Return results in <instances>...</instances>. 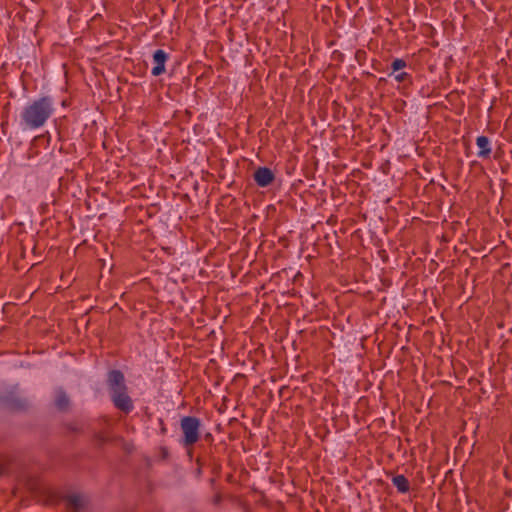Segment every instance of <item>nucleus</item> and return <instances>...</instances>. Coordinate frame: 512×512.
I'll list each match as a JSON object with an SVG mask.
<instances>
[{"label":"nucleus","instance_id":"1","mask_svg":"<svg viewBox=\"0 0 512 512\" xmlns=\"http://www.w3.org/2000/svg\"><path fill=\"white\" fill-rule=\"evenodd\" d=\"M56 111L55 100L51 96H41L28 101L19 115L22 131H36L43 128Z\"/></svg>","mask_w":512,"mask_h":512},{"label":"nucleus","instance_id":"2","mask_svg":"<svg viewBox=\"0 0 512 512\" xmlns=\"http://www.w3.org/2000/svg\"><path fill=\"white\" fill-rule=\"evenodd\" d=\"M200 420L193 416H185L181 419L180 427L184 435L183 443L185 446L195 444L200 437Z\"/></svg>","mask_w":512,"mask_h":512},{"label":"nucleus","instance_id":"3","mask_svg":"<svg viewBox=\"0 0 512 512\" xmlns=\"http://www.w3.org/2000/svg\"><path fill=\"white\" fill-rule=\"evenodd\" d=\"M115 407L124 413H129L134 409L131 397L127 393V388L110 394Z\"/></svg>","mask_w":512,"mask_h":512},{"label":"nucleus","instance_id":"4","mask_svg":"<svg viewBox=\"0 0 512 512\" xmlns=\"http://www.w3.org/2000/svg\"><path fill=\"white\" fill-rule=\"evenodd\" d=\"M107 385L109 394L123 390L127 388L125 383V377L119 370H112L108 373Z\"/></svg>","mask_w":512,"mask_h":512},{"label":"nucleus","instance_id":"5","mask_svg":"<svg viewBox=\"0 0 512 512\" xmlns=\"http://www.w3.org/2000/svg\"><path fill=\"white\" fill-rule=\"evenodd\" d=\"M253 177L256 184L262 188L268 187L275 180V174L268 167H258Z\"/></svg>","mask_w":512,"mask_h":512},{"label":"nucleus","instance_id":"6","mask_svg":"<svg viewBox=\"0 0 512 512\" xmlns=\"http://www.w3.org/2000/svg\"><path fill=\"white\" fill-rule=\"evenodd\" d=\"M66 507L69 512H83L86 506V499L78 493H70L65 498Z\"/></svg>","mask_w":512,"mask_h":512},{"label":"nucleus","instance_id":"7","mask_svg":"<svg viewBox=\"0 0 512 512\" xmlns=\"http://www.w3.org/2000/svg\"><path fill=\"white\" fill-rule=\"evenodd\" d=\"M168 59V54L162 50L158 49L153 54V63L154 67L151 70L153 76H159L165 72V63Z\"/></svg>","mask_w":512,"mask_h":512},{"label":"nucleus","instance_id":"8","mask_svg":"<svg viewBox=\"0 0 512 512\" xmlns=\"http://www.w3.org/2000/svg\"><path fill=\"white\" fill-rule=\"evenodd\" d=\"M476 144L479 148L477 156L479 158H487L491 153L489 139L486 136H479L476 139Z\"/></svg>","mask_w":512,"mask_h":512},{"label":"nucleus","instance_id":"9","mask_svg":"<svg viewBox=\"0 0 512 512\" xmlns=\"http://www.w3.org/2000/svg\"><path fill=\"white\" fill-rule=\"evenodd\" d=\"M392 482L394 486L398 489L401 493H406L409 490V482L406 479L404 475H396L393 477Z\"/></svg>","mask_w":512,"mask_h":512},{"label":"nucleus","instance_id":"10","mask_svg":"<svg viewBox=\"0 0 512 512\" xmlns=\"http://www.w3.org/2000/svg\"><path fill=\"white\" fill-rule=\"evenodd\" d=\"M68 403H69V399H68L67 395L62 391L58 392L56 395V398H55L56 406L59 409L63 410L68 406Z\"/></svg>","mask_w":512,"mask_h":512},{"label":"nucleus","instance_id":"11","mask_svg":"<svg viewBox=\"0 0 512 512\" xmlns=\"http://www.w3.org/2000/svg\"><path fill=\"white\" fill-rule=\"evenodd\" d=\"M407 66V63L403 59H394L391 64L392 72L389 74V76H392L394 73L400 71L401 69H404Z\"/></svg>","mask_w":512,"mask_h":512},{"label":"nucleus","instance_id":"12","mask_svg":"<svg viewBox=\"0 0 512 512\" xmlns=\"http://www.w3.org/2000/svg\"><path fill=\"white\" fill-rule=\"evenodd\" d=\"M392 76L399 83L404 82L411 78L410 75L406 72L394 73Z\"/></svg>","mask_w":512,"mask_h":512}]
</instances>
